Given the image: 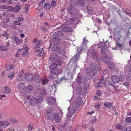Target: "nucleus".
<instances>
[{"label":"nucleus","instance_id":"f257e3e1","mask_svg":"<svg viewBox=\"0 0 131 131\" xmlns=\"http://www.w3.org/2000/svg\"><path fill=\"white\" fill-rule=\"evenodd\" d=\"M76 103L74 104L72 108L73 112L71 115L75 113V111L78 110L79 108V105H81L83 103V101L79 97H77L75 100Z\"/></svg>","mask_w":131,"mask_h":131},{"label":"nucleus","instance_id":"f03ea898","mask_svg":"<svg viewBox=\"0 0 131 131\" xmlns=\"http://www.w3.org/2000/svg\"><path fill=\"white\" fill-rule=\"evenodd\" d=\"M61 29L60 27H58L57 29H55L53 30V32H52L53 34L52 40L53 41H57L58 40L57 37L59 36H62L63 35V32L58 30L59 29Z\"/></svg>","mask_w":131,"mask_h":131},{"label":"nucleus","instance_id":"7ed1b4c3","mask_svg":"<svg viewBox=\"0 0 131 131\" xmlns=\"http://www.w3.org/2000/svg\"><path fill=\"white\" fill-rule=\"evenodd\" d=\"M90 66L91 71L93 73V76H94L99 72L97 67L95 64L91 63L90 64Z\"/></svg>","mask_w":131,"mask_h":131},{"label":"nucleus","instance_id":"20e7f679","mask_svg":"<svg viewBox=\"0 0 131 131\" xmlns=\"http://www.w3.org/2000/svg\"><path fill=\"white\" fill-rule=\"evenodd\" d=\"M58 41H51L50 43V45H53V47L54 48V50H58L60 49L61 47L59 43H56V42Z\"/></svg>","mask_w":131,"mask_h":131},{"label":"nucleus","instance_id":"39448f33","mask_svg":"<svg viewBox=\"0 0 131 131\" xmlns=\"http://www.w3.org/2000/svg\"><path fill=\"white\" fill-rule=\"evenodd\" d=\"M26 86V83L24 82H21L18 83L17 85L16 88L19 90L25 89Z\"/></svg>","mask_w":131,"mask_h":131},{"label":"nucleus","instance_id":"423d86ee","mask_svg":"<svg viewBox=\"0 0 131 131\" xmlns=\"http://www.w3.org/2000/svg\"><path fill=\"white\" fill-rule=\"evenodd\" d=\"M56 113L51 112L49 113L48 112L47 118L48 120L52 121L54 119V117H56Z\"/></svg>","mask_w":131,"mask_h":131},{"label":"nucleus","instance_id":"0eeeda50","mask_svg":"<svg viewBox=\"0 0 131 131\" xmlns=\"http://www.w3.org/2000/svg\"><path fill=\"white\" fill-rule=\"evenodd\" d=\"M69 13L73 16L76 15V14L78 13L77 9L75 8L72 7L70 8L69 11Z\"/></svg>","mask_w":131,"mask_h":131},{"label":"nucleus","instance_id":"6e6552de","mask_svg":"<svg viewBox=\"0 0 131 131\" xmlns=\"http://www.w3.org/2000/svg\"><path fill=\"white\" fill-rule=\"evenodd\" d=\"M87 49V44L85 43H84V41H83V43L81 45L80 48H78L77 49L78 51H79V50H80L79 53H80L82 52L84 50H86Z\"/></svg>","mask_w":131,"mask_h":131},{"label":"nucleus","instance_id":"1a4fd4ad","mask_svg":"<svg viewBox=\"0 0 131 131\" xmlns=\"http://www.w3.org/2000/svg\"><path fill=\"white\" fill-rule=\"evenodd\" d=\"M112 79L115 83H117L120 82L119 77L116 75H113L111 77Z\"/></svg>","mask_w":131,"mask_h":131},{"label":"nucleus","instance_id":"9d476101","mask_svg":"<svg viewBox=\"0 0 131 131\" xmlns=\"http://www.w3.org/2000/svg\"><path fill=\"white\" fill-rule=\"evenodd\" d=\"M9 125V123L6 121H0V126L4 128H6Z\"/></svg>","mask_w":131,"mask_h":131},{"label":"nucleus","instance_id":"9b49d317","mask_svg":"<svg viewBox=\"0 0 131 131\" xmlns=\"http://www.w3.org/2000/svg\"><path fill=\"white\" fill-rule=\"evenodd\" d=\"M2 91L4 94H9L10 93L11 91L8 87L5 86L2 89Z\"/></svg>","mask_w":131,"mask_h":131},{"label":"nucleus","instance_id":"f8f14e48","mask_svg":"<svg viewBox=\"0 0 131 131\" xmlns=\"http://www.w3.org/2000/svg\"><path fill=\"white\" fill-rule=\"evenodd\" d=\"M50 73L52 75H58L60 74V70L58 68L55 69L51 70Z\"/></svg>","mask_w":131,"mask_h":131},{"label":"nucleus","instance_id":"ddd939ff","mask_svg":"<svg viewBox=\"0 0 131 131\" xmlns=\"http://www.w3.org/2000/svg\"><path fill=\"white\" fill-rule=\"evenodd\" d=\"M55 100L54 98L52 97H49L48 99V104L49 106L52 105L54 104Z\"/></svg>","mask_w":131,"mask_h":131},{"label":"nucleus","instance_id":"4468645a","mask_svg":"<svg viewBox=\"0 0 131 131\" xmlns=\"http://www.w3.org/2000/svg\"><path fill=\"white\" fill-rule=\"evenodd\" d=\"M31 105L33 106L37 104V98L34 97H31L30 99V102Z\"/></svg>","mask_w":131,"mask_h":131},{"label":"nucleus","instance_id":"2eb2a0df","mask_svg":"<svg viewBox=\"0 0 131 131\" xmlns=\"http://www.w3.org/2000/svg\"><path fill=\"white\" fill-rule=\"evenodd\" d=\"M102 61L106 62L107 63H108L109 61H110L111 60L110 58L107 56H103L102 57Z\"/></svg>","mask_w":131,"mask_h":131},{"label":"nucleus","instance_id":"dca6fc26","mask_svg":"<svg viewBox=\"0 0 131 131\" xmlns=\"http://www.w3.org/2000/svg\"><path fill=\"white\" fill-rule=\"evenodd\" d=\"M34 80L36 82H41V78L40 76L38 75H35L34 77Z\"/></svg>","mask_w":131,"mask_h":131},{"label":"nucleus","instance_id":"f3484780","mask_svg":"<svg viewBox=\"0 0 131 131\" xmlns=\"http://www.w3.org/2000/svg\"><path fill=\"white\" fill-rule=\"evenodd\" d=\"M77 2L78 4L82 7L85 5V2L84 0H78Z\"/></svg>","mask_w":131,"mask_h":131},{"label":"nucleus","instance_id":"a211bd4d","mask_svg":"<svg viewBox=\"0 0 131 131\" xmlns=\"http://www.w3.org/2000/svg\"><path fill=\"white\" fill-rule=\"evenodd\" d=\"M58 66V64H56V62H54L53 64H51L50 66L49 67V69L51 70H52L53 69H57V68Z\"/></svg>","mask_w":131,"mask_h":131},{"label":"nucleus","instance_id":"6ab92c4d","mask_svg":"<svg viewBox=\"0 0 131 131\" xmlns=\"http://www.w3.org/2000/svg\"><path fill=\"white\" fill-rule=\"evenodd\" d=\"M23 48L25 49V50L23 51L22 54L24 56L28 53V48L27 45H24Z\"/></svg>","mask_w":131,"mask_h":131},{"label":"nucleus","instance_id":"aec40b11","mask_svg":"<svg viewBox=\"0 0 131 131\" xmlns=\"http://www.w3.org/2000/svg\"><path fill=\"white\" fill-rule=\"evenodd\" d=\"M44 53V51L43 48H41L39 49L37 53V56L38 57H41L42 56Z\"/></svg>","mask_w":131,"mask_h":131},{"label":"nucleus","instance_id":"412c9836","mask_svg":"<svg viewBox=\"0 0 131 131\" xmlns=\"http://www.w3.org/2000/svg\"><path fill=\"white\" fill-rule=\"evenodd\" d=\"M49 79L47 78H45L42 79L41 78V83L42 84V85L46 84L48 83L49 82Z\"/></svg>","mask_w":131,"mask_h":131},{"label":"nucleus","instance_id":"4be33fe9","mask_svg":"<svg viewBox=\"0 0 131 131\" xmlns=\"http://www.w3.org/2000/svg\"><path fill=\"white\" fill-rule=\"evenodd\" d=\"M33 89V86L30 85H28L26 88V90L28 92H30Z\"/></svg>","mask_w":131,"mask_h":131},{"label":"nucleus","instance_id":"5701e85b","mask_svg":"<svg viewBox=\"0 0 131 131\" xmlns=\"http://www.w3.org/2000/svg\"><path fill=\"white\" fill-rule=\"evenodd\" d=\"M62 30L65 32H70L72 31V29L70 27H65L62 29Z\"/></svg>","mask_w":131,"mask_h":131},{"label":"nucleus","instance_id":"b1692460","mask_svg":"<svg viewBox=\"0 0 131 131\" xmlns=\"http://www.w3.org/2000/svg\"><path fill=\"white\" fill-rule=\"evenodd\" d=\"M54 119L56 123H58L60 122V117L58 114H56V117H54Z\"/></svg>","mask_w":131,"mask_h":131},{"label":"nucleus","instance_id":"393cba45","mask_svg":"<svg viewBox=\"0 0 131 131\" xmlns=\"http://www.w3.org/2000/svg\"><path fill=\"white\" fill-rule=\"evenodd\" d=\"M44 100V98L42 97L39 96L37 98V104H40L41 102L43 101Z\"/></svg>","mask_w":131,"mask_h":131},{"label":"nucleus","instance_id":"a878e982","mask_svg":"<svg viewBox=\"0 0 131 131\" xmlns=\"http://www.w3.org/2000/svg\"><path fill=\"white\" fill-rule=\"evenodd\" d=\"M10 8H11V6H7L6 5L0 6V9H7ZM12 9H13V7H12Z\"/></svg>","mask_w":131,"mask_h":131},{"label":"nucleus","instance_id":"bb28decb","mask_svg":"<svg viewBox=\"0 0 131 131\" xmlns=\"http://www.w3.org/2000/svg\"><path fill=\"white\" fill-rule=\"evenodd\" d=\"M115 64L112 62H110L108 63V66L109 68L113 69L115 68Z\"/></svg>","mask_w":131,"mask_h":131},{"label":"nucleus","instance_id":"cd10ccee","mask_svg":"<svg viewBox=\"0 0 131 131\" xmlns=\"http://www.w3.org/2000/svg\"><path fill=\"white\" fill-rule=\"evenodd\" d=\"M104 105L106 107L109 108L113 106L112 103L111 102H106L104 103Z\"/></svg>","mask_w":131,"mask_h":131},{"label":"nucleus","instance_id":"c85d7f7f","mask_svg":"<svg viewBox=\"0 0 131 131\" xmlns=\"http://www.w3.org/2000/svg\"><path fill=\"white\" fill-rule=\"evenodd\" d=\"M107 51V48L106 46H104L101 49V52L102 53H104L105 55H106V52Z\"/></svg>","mask_w":131,"mask_h":131},{"label":"nucleus","instance_id":"c756f323","mask_svg":"<svg viewBox=\"0 0 131 131\" xmlns=\"http://www.w3.org/2000/svg\"><path fill=\"white\" fill-rule=\"evenodd\" d=\"M51 6L50 4L47 2H46L44 5V7L46 9H49L51 8Z\"/></svg>","mask_w":131,"mask_h":131},{"label":"nucleus","instance_id":"7c9ffc66","mask_svg":"<svg viewBox=\"0 0 131 131\" xmlns=\"http://www.w3.org/2000/svg\"><path fill=\"white\" fill-rule=\"evenodd\" d=\"M57 57L54 55H51L50 57L49 58V60L51 61L55 62V60L57 59Z\"/></svg>","mask_w":131,"mask_h":131},{"label":"nucleus","instance_id":"2f4dec72","mask_svg":"<svg viewBox=\"0 0 131 131\" xmlns=\"http://www.w3.org/2000/svg\"><path fill=\"white\" fill-rule=\"evenodd\" d=\"M40 94L43 95H46L47 94L46 90L44 89H42L40 90Z\"/></svg>","mask_w":131,"mask_h":131},{"label":"nucleus","instance_id":"473e14b6","mask_svg":"<svg viewBox=\"0 0 131 131\" xmlns=\"http://www.w3.org/2000/svg\"><path fill=\"white\" fill-rule=\"evenodd\" d=\"M118 77L120 78V82L123 81L126 79L125 76L123 74H121L119 75Z\"/></svg>","mask_w":131,"mask_h":131},{"label":"nucleus","instance_id":"72a5a7b5","mask_svg":"<svg viewBox=\"0 0 131 131\" xmlns=\"http://www.w3.org/2000/svg\"><path fill=\"white\" fill-rule=\"evenodd\" d=\"M21 7L19 5L16 6H15L14 12L16 13H18L19 10L20 9Z\"/></svg>","mask_w":131,"mask_h":131},{"label":"nucleus","instance_id":"f704fd0d","mask_svg":"<svg viewBox=\"0 0 131 131\" xmlns=\"http://www.w3.org/2000/svg\"><path fill=\"white\" fill-rule=\"evenodd\" d=\"M27 82H32L33 80L34 79L33 78V76L32 74H31V75L29 76L28 78V79L26 80Z\"/></svg>","mask_w":131,"mask_h":131},{"label":"nucleus","instance_id":"c9c22d12","mask_svg":"<svg viewBox=\"0 0 131 131\" xmlns=\"http://www.w3.org/2000/svg\"><path fill=\"white\" fill-rule=\"evenodd\" d=\"M106 46L105 43L103 42H99L97 45L98 48H102L104 46Z\"/></svg>","mask_w":131,"mask_h":131},{"label":"nucleus","instance_id":"e433bc0d","mask_svg":"<svg viewBox=\"0 0 131 131\" xmlns=\"http://www.w3.org/2000/svg\"><path fill=\"white\" fill-rule=\"evenodd\" d=\"M15 74V73L14 72H11L10 74L8 75V78L9 79H13Z\"/></svg>","mask_w":131,"mask_h":131},{"label":"nucleus","instance_id":"4c0bfd02","mask_svg":"<svg viewBox=\"0 0 131 131\" xmlns=\"http://www.w3.org/2000/svg\"><path fill=\"white\" fill-rule=\"evenodd\" d=\"M86 9L87 10L90 12H91L93 11L92 8L89 4H87L86 5Z\"/></svg>","mask_w":131,"mask_h":131},{"label":"nucleus","instance_id":"58836bf2","mask_svg":"<svg viewBox=\"0 0 131 131\" xmlns=\"http://www.w3.org/2000/svg\"><path fill=\"white\" fill-rule=\"evenodd\" d=\"M42 44L41 41H39L38 43L34 46L35 48L37 49L39 48L41 45Z\"/></svg>","mask_w":131,"mask_h":131},{"label":"nucleus","instance_id":"ea45409f","mask_svg":"<svg viewBox=\"0 0 131 131\" xmlns=\"http://www.w3.org/2000/svg\"><path fill=\"white\" fill-rule=\"evenodd\" d=\"M31 74V73H26L24 74L23 77L27 80Z\"/></svg>","mask_w":131,"mask_h":131},{"label":"nucleus","instance_id":"a19ab883","mask_svg":"<svg viewBox=\"0 0 131 131\" xmlns=\"http://www.w3.org/2000/svg\"><path fill=\"white\" fill-rule=\"evenodd\" d=\"M69 6L73 7L75 6L74 2L72 0H71L69 3Z\"/></svg>","mask_w":131,"mask_h":131},{"label":"nucleus","instance_id":"79ce46f5","mask_svg":"<svg viewBox=\"0 0 131 131\" xmlns=\"http://www.w3.org/2000/svg\"><path fill=\"white\" fill-rule=\"evenodd\" d=\"M115 128L117 129L121 130L123 128V127L122 125L118 124L116 126Z\"/></svg>","mask_w":131,"mask_h":131},{"label":"nucleus","instance_id":"37998d69","mask_svg":"<svg viewBox=\"0 0 131 131\" xmlns=\"http://www.w3.org/2000/svg\"><path fill=\"white\" fill-rule=\"evenodd\" d=\"M91 55H92V58L94 60H95L97 58L95 52H92Z\"/></svg>","mask_w":131,"mask_h":131},{"label":"nucleus","instance_id":"c03bdc74","mask_svg":"<svg viewBox=\"0 0 131 131\" xmlns=\"http://www.w3.org/2000/svg\"><path fill=\"white\" fill-rule=\"evenodd\" d=\"M14 66L13 65H10L8 66L6 70L7 71H9L11 70L12 69H13Z\"/></svg>","mask_w":131,"mask_h":131},{"label":"nucleus","instance_id":"a18cd8bd","mask_svg":"<svg viewBox=\"0 0 131 131\" xmlns=\"http://www.w3.org/2000/svg\"><path fill=\"white\" fill-rule=\"evenodd\" d=\"M23 77H21L18 75L16 78V80L17 81L19 82L22 81L23 80Z\"/></svg>","mask_w":131,"mask_h":131},{"label":"nucleus","instance_id":"49530a36","mask_svg":"<svg viewBox=\"0 0 131 131\" xmlns=\"http://www.w3.org/2000/svg\"><path fill=\"white\" fill-rule=\"evenodd\" d=\"M116 46L119 48H122L123 46V44L119 43L118 41H117L116 44Z\"/></svg>","mask_w":131,"mask_h":131},{"label":"nucleus","instance_id":"de8ad7c7","mask_svg":"<svg viewBox=\"0 0 131 131\" xmlns=\"http://www.w3.org/2000/svg\"><path fill=\"white\" fill-rule=\"evenodd\" d=\"M125 12L129 15L131 16V10L129 9H126L125 10Z\"/></svg>","mask_w":131,"mask_h":131},{"label":"nucleus","instance_id":"09e8293b","mask_svg":"<svg viewBox=\"0 0 131 131\" xmlns=\"http://www.w3.org/2000/svg\"><path fill=\"white\" fill-rule=\"evenodd\" d=\"M13 23L14 24L17 25H20L21 24V22H20L18 21H14Z\"/></svg>","mask_w":131,"mask_h":131},{"label":"nucleus","instance_id":"8fccbe9b","mask_svg":"<svg viewBox=\"0 0 131 131\" xmlns=\"http://www.w3.org/2000/svg\"><path fill=\"white\" fill-rule=\"evenodd\" d=\"M56 63H57V64H58V65L61 66L62 64V62L60 60H57L55 62Z\"/></svg>","mask_w":131,"mask_h":131},{"label":"nucleus","instance_id":"3c124183","mask_svg":"<svg viewBox=\"0 0 131 131\" xmlns=\"http://www.w3.org/2000/svg\"><path fill=\"white\" fill-rule=\"evenodd\" d=\"M123 85L126 86L128 88L130 86L128 82L124 83H123Z\"/></svg>","mask_w":131,"mask_h":131},{"label":"nucleus","instance_id":"603ef678","mask_svg":"<svg viewBox=\"0 0 131 131\" xmlns=\"http://www.w3.org/2000/svg\"><path fill=\"white\" fill-rule=\"evenodd\" d=\"M15 43L18 45H20V46H23V41H15Z\"/></svg>","mask_w":131,"mask_h":131},{"label":"nucleus","instance_id":"864d4df0","mask_svg":"<svg viewBox=\"0 0 131 131\" xmlns=\"http://www.w3.org/2000/svg\"><path fill=\"white\" fill-rule=\"evenodd\" d=\"M28 128L30 130H32L33 129V124H29L28 127Z\"/></svg>","mask_w":131,"mask_h":131},{"label":"nucleus","instance_id":"5fc2aeb1","mask_svg":"<svg viewBox=\"0 0 131 131\" xmlns=\"http://www.w3.org/2000/svg\"><path fill=\"white\" fill-rule=\"evenodd\" d=\"M125 120L127 122H131V117H127Z\"/></svg>","mask_w":131,"mask_h":131},{"label":"nucleus","instance_id":"6e6d98bb","mask_svg":"<svg viewBox=\"0 0 131 131\" xmlns=\"http://www.w3.org/2000/svg\"><path fill=\"white\" fill-rule=\"evenodd\" d=\"M43 9V6L39 4L38 6L37 9L39 11H41Z\"/></svg>","mask_w":131,"mask_h":131},{"label":"nucleus","instance_id":"4d7b16f0","mask_svg":"<svg viewBox=\"0 0 131 131\" xmlns=\"http://www.w3.org/2000/svg\"><path fill=\"white\" fill-rule=\"evenodd\" d=\"M24 73V71L23 70H21L19 72L18 74V75L23 77V74Z\"/></svg>","mask_w":131,"mask_h":131},{"label":"nucleus","instance_id":"13d9d810","mask_svg":"<svg viewBox=\"0 0 131 131\" xmlns=\"http://www.w3.org/2000/svg\"><path fill=\"white\" fill-rule=\"evenodd\" d=\"M25 11L26 12H27L29 8V6L28 4H26L25 5Z\"/></svg>","mask_w":131,"mask_h":131},{"label":"nucleus","instance_id":"bf43d9fd","mask_svg":"<svg viewBox=\"0 0 131 131\" xmlns=\"http://www.w3.org/2000/svg\"><path fill=\"white\" fill-rule=\"evenodd\" d=\"M10 121L11 122L13 123H17L18 122V121L17 120L13 118L10 119Z\"/></svg>","mask_w":131,"mask_h":131},{"label":"nucleus","instance_id":"052dcab7","mask_svg":"<svg viewBox=\"0 0 131 131\" xmlns=\"http://www.w3.org/2000/svg\"><path fill=\"white\" fill-rule=\"evenodd\" d=\"M102 93V92L101 90H98L97 91V92H96V94L98 96H100Z\"/></svg>","mask_w":131,"mask_h":131},{"label":"nucleus","instance_id":"680f3d73","mask_svg":"<svg viewBox=\"0 0 131 131\" xmlns=\"http://www.w3.org/2000/svg\"><path fill=\"white\" fill-rule=\"evenodd\" d=\"M56 4V2L55 1H52L51 4V6L54 7Z\"/></svg>","mask_w":131,"mask_h":131},{"label":"nucleus","instance_id":"e2e57ef3","mask_svg":"<svg viewBox=\"0 0 131 131\" xmlns=\"http://www.w3.org/2000/svg\"><path fill=\"white\" fill-rule=\"evenodd\" d=\"M7 48L6 46H1V50H7Z\"/></svg>","mask_w":131,"mask_h":131},{"label":"nucleus","instance_id":"0e129e2a","mask_svg":"<svg viewBox=\"0 0 131 131\" xmlns=\"http://www.w3.org/2000/svg\"><path fill=\"white\" fill-rule=\"evenodd\" d=\"M41 29L44 31H46L47 30V29L46 28L45 26H42L41 28Z\"/></svg>","mask_w":131,"mask_h":131},{"label":"nucleus","instance_id":"69168bd1","mask_svg":"<svg viewBox=\"0 0 131 131\" xmlns=\"http://www.w3.org/2000/svg\"><path fill=\"white\" fill-rule=\"evenodd\" d=\"M127 131H131V126H129L126 128Z\"/></svg>","mask_w":131,"mask_h":131},{"label":"nucleus","instance_id":"338daca9","mask_svg":"<svg viewBox=\"0 0 131 131\" xmlns=\"http://www.w3.org/2000/svg\"><path fill=\"white\" fill-rule=\"evenodd\" d=\"M100 105H97L95 106V108L97 109H99L100 108Z\"/></svg>","mask_w":131,"mask_h":131},{"label":"nucleus","instance_id":"774afa93","mask_svg":"<svg viewBox=\"0 0 131 131\" xmlns=\"http://www.w3.org/2000/svg\"><path fill=\"white\" fill-rule=\"evenodd\" d=\"M8 13L6 12H4L3 13V15L5 17H7L8 16Z\"/></svg>","mask_w":131,"mask_h":131}]
</instances>
